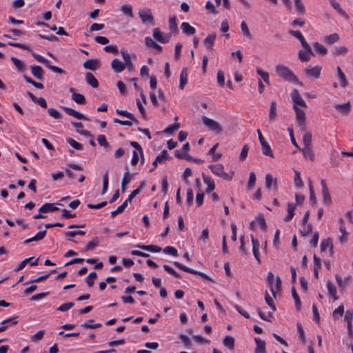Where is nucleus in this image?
I'll return each instance as SVG.
<instances>
[{"label":"nucleus","mask_w":353,"mask_h":353,"mask_svg":"<svg viewBox=\"0 0 353 353\" xmlns=\"http://www.w3.org/2000/svg\"><path fill=\"white\" fill-rule=\"evenodd\" d=\"M274 279V276L273 273L270 272L267 276V282H268V285H270V289L271 293L272 294L274 297H276V290H274V285H273Z\"/></svg>","instance_id":"43"},{"label":"nucleus","mask_w":353,"mask_h":353,"mask_svg":"<svg viewBox=\"0 0 353 353\" xmlns=\"http://www.w3.org/2000/svg\"><path fill=\"white\" fill-rule=\"evenodd\" d=\"M327 288L328 294L333 298V299L334 301L338 300L339 296L336 294V286L331 282L330 280H327Z\"/></svg>","instance_id":"27"},{"label":"nucleus","mask_w":353,"mask_h":353,"mask_svg":"<svg viewBox=\"0 0 353 353\" xmlns=\"http://www.w3.org/2000/svg\"><path fill=\"white\" fill-rule=\"evenodd\" d=\"M334 108L339 112L342 113L343 115L347 116L351 111V103L350 101L343 104L336 103L334 105Z\"/></svg>","instance_id":"12"},{"label":"nucleus","mask_w":353,"mask_h":353,"mask_svg":"<svg viewBox=\"0 0 353 353\" xmlns=\"http://www.w3.org/2000/svg\"><path fill=\"white\" fill-rule=\"evenodd\" d=\"M336 72L338 74L339 79L340 81V84L342 88H346L348 85V81L346 79V77L341 68L338 66L336 68Z\"/></svg>","instance_id":"28"},{"label":"nucleus","mask_w":353,"mask_h":353,"mask_svg":"<svg viewBox=\"0 0 353 353\" xmlns=\"http://www.w3.org/2000/svg\"><path fill=\"white\" fill-rule=\"evenodd\" d=\"M223 345L230 350L234 348V338L232 336H226L223 341Z\"/></svg>","instance_id":"41"},{"label":"nucleus","mask_w":353,"mask_h":353,"mask_svg":"<svg viewBox=\"0 0 353 353\" xmlns=\"http://www.w3.org/2000/svg\"><path fill=\"white\" fill-rule=\"evenodd\" d=\"M321 185L322 188L323 201L324 204L329 205L332 203V199L325 179L321 180Z\"/></svg>","instance_id":"8"},{"label":"nucleus","mask_w":353,"mask_h":353,"mask_svg":"<svg viewBox=\"0 0 353 353\" xmlns=\"http://www.w3.org/2000/svg\"><path fill=\"white\" fill-rule=\"evenodd\" d=\"M292 296L294 300L295 307H296V310H299L301 308V302L300 297L299 296L294 287H293L292 288Z\"/></svg>","instance_id":"46"},{"label":"nucleus","mask_w":353,"mask_h":353,"mask_svg":"<svg viewBox=\"0 0 353 353\" xmlns=\"http://www.w3.org/2000/svg\"><path fill=\"white\" fill-rule=\"evenodd\" d=\"M188 82L187 68H183L180 74L179 88L183 90Z\"/></svg>","instance_id":"36"},{"label":"nucleus","mask_w":353,"mask_h":353,"mask_svg":"<svg viewBox=\"0 0 353 353\" xmlns=\"http://www.w3.org/2000/svg\"><path fill=\"white\" fill-rule=\"evenodd\" d=\"M274 185V188L275 190H277L278 185L276 179H274L273 176L270 174H267L265 176V186L268 189H270L272 185Z\"/></svg>","instance_id":"31"},{"label":"nucleus","mask_w":353,"mask_h":353,"mask_svg":"<svg viewBox=\"0 0 353 353\" xmlns=\"http://www.w3.org/2000/svg\"><path fill=\"white\" fill-rule=\"evenodd\" d=\"M330 3L332 8L336 10L341 16L345 17V19H348L349 16L341 8L339 3L336 2L335 0H330Z\"/></svg>","instance_id":"32"},{"label":"nucleus","mask_w":353,"mask_h":353,"mask_svg":"<svg viewBox=\"0 0 353 353\" xmlns=\"http://www.w3.org/2000/svg\"><path fill=\"white\" fill-rule=\"evenodd\" d=\"M321 71V67L319 65H316L312 68H307L305 69V74L308 77H312L315 79H318L320 77Z\"/></svg>","instance_id":"13"},{"label":"nucleus","mask_w":353,"mask_h":353,"mask_svg":"<svg viewBox=\"0 0 353 353\" xmlns=\"http://www.w3.org/2000/svg\"><path fill=\"white\" fill-rule=\"evenodd\" d=\"M99 245V238L97 236H95L93 238V239L88 242L86 245L85 246L83 251L87 252L89 250H94L96 247H97Z\"/></svg>","instance_id":"37"},{"label":"nucleus","mask_w":353,"mask_h":353,"mask_svg":"<svg viewBox=\"0 0 353 353\" xmlns=\"http://www.w3.org/2000/svg\"><path fill=\"white\" fill-rule=\"evenodd\" d=\"M111 66L115 72H121L125 69V65L118 59H114L112 61Z\"/></svg>","instance_id":"22"},{"label":"nucleus","mask_w":353,"mask_h":353,"mask_svg":"<svg viewBox=\"0 0 353 353\" xmlns=\"http://www.w3.org/2000/svg\"><path fill=\"white\" fill-rule=\"evenodd\" d=\"M153 37L161 43H168L170 38L171 34H165L161 32L159 28H156L153 30Z\"/></svg>","instance_id":"7"},{"label":"nucleus","mask_w":353,"mask_h":353,"mask_svg":"<svg viewBox=\"0 0 353 353\" xmlns=\"http://www.w3.org/2000/svg\"><path fill=\"white\" fill-rule=\"evenodd\" d=\"M251 237H252L253 254H254L255 259H256V261H258V263H260L261 261H260V258H259V248H260L259 242L257 239H254L252 235L251 236Z\"/></svg>","instance_id":"17"},{"label":"nucleus","mask_w":353,"mask_h":353,"mask_svg":"<svg viewBox=\"0 0 353 353\" xmlns=\"http://www.w3.org/2000/svg\"><path fill=\"white\" fill-rule=\"evenodd\" d=\"M261 145L262 147V152L264 155L274 157L272 150L266 140L264 142L261 143Z\"/></svg>","instance_id":"39"},{"label":"nucleus","mask_w":353,"mask_h":353,"mask_svg":"<svg viewBox=\"0 0 353 353\" xmlns=\"http://www.w3.org/2000/svg\"><path fill=\"white\" fill-rule=\"evenodd\" d=\"M256 221H257L258 224L260 225L263 230L265 231L267 230L266 221L263 214H259L256 217Z\"/></svg>","instance_id":"51"},{"label":"nucleus","mask_w":353,"mask_h":353,"mask_svg":"<svg viewBox=\"0 0 353 353\" xmlns=\"http://www.w3.org/2000/svg\"><path fill=\"white\" fill-rule=\"evenodd\" d=\"M138 14L143 24H150L152 26L154 25L155 20L150 9H139Z\"/></svg>","instance_id":"4"},{"label":"nucleus","mask_w":353,"mask_h":353,"mask_svg":"<svg viewBox=\"0 0 353 353\" xmlns=\"http://www.w3.org/2000/svg\"><path fill=\"white\" fill-rule=\"evenodd\" d=\"M97 276V274L95 272H91L87 279H86V283L89 287H92L94 285V279Z\"/></svg>","instance_id":"62"},{"label":"nucleus","mask_w":353,"mask_h":353,"mask_svg":"<svg viewBox=\"0 0 353 353\" xmlns=\"http://www.w3.org/2000/svg\"><path fill=\"white\" fill-rule=\"evenodd\" d=\"M311 54H314L311 48L310 51L305 49L304 50H301L298 54L299 59L303 62L308 61L310 59Z\"/></svg>","instance_id":"26"},{"label":"nucleus","mask_w":353,"mask_h":353,"mask_svg":"<svg viewBox=\"0 0 353 353\" xmlns=\"http://www.w3.org/2000/svg\"><path fill=\"white\" fill-rule=\"evenodd\" d=\"M312 139V133L310 132H305L303 134V137L304 146H311Z\"/></svg>","instance_id":"58"},{"label":"nucleus","mask_w":353,"mask_h":353,"mask_svg":"<svg viewBox=\"0 0 353 353\" xmlns=\"http://www.w3.org/2000/svg\"><path fill=\"white\" fill-rule=\"evenodd\" d=\"M10 59L19 72H23L26 70V65L22 61L14 57H12Z\"/></svg>","instance_id":"42"},{"label":"nucleus","mask_w":353,"mask_h":353,"mask_svg":"<svg viewBox=\"0 0 353 353\" xmlns=\"http://www.w3.org/2000/svg\"><path fill=\"white\" fill-rule=\"evenodd\" d=\"M294 3L296 10L301 14H305V8L304 5L301 2V0H294Z\"/></svg>","instance_id":"61"},{"label":"nucleus","mask_w":353,"mask_h":353,"mask_svg":"<svg viewBox=\"0 0 353 353\" xmlns=\"http://www.w3.org/2000/svg\"><path fill=\"white\" fill-rule=\"evenodd\" d=\"M121 10L123 14L127 15L130 17H133L132 7L130 5L124 4L121 6Z\"/></svg>","instance_id":"48"},{"label":"nucleus","mask_w":353,"mask_h":353,"mask_svg":"<svg viewBox=\"0 0 353 353\" xmlns=\"http://www.w3.org/2000/svg\"><path fill=\"white\" fill-rule=\"evenodd\" d=\"M99 65L100 63L98 59H88L85 61L83 64L84 68L92 71L98 69L99 68Z\"/></svg>","instance_id":"15"},{"label":"nucleus","mask_w":353,"mask_h":353,"mask_svg":"<svg viewBox=\"0 0 353 353\" xmlns=\"http://www.w3.org/2000/svg\"><path fill=\"white\" fill-rule=\"evenodd\" d=\"M137 248H140L141 250L152 252H159L161 250V248L154 245H137Z\"/></svg>","instance_id":"35"},{"label":"nucleus","mask_w":353,"mask_h":353,"mask_svg":"<svg viewBox=\"0 0 353 353\" xmlns=\"http://www.w3.org/2000/svg\"><path fill=\"white\" fill-rule=\"evenodd\" d=\"M316 52L321 55H325L327 53V50L323 45L318 42L313 43Z\"/></svg>","instance_id":"47"},{"label":"nucleus","mask_w":353,"mask_h":353,"mask_svg":"<svg viewBox=\"0 0 353 353\" xmlns=\"http://www.w3.org/2000/svg\"><path fill=\"white\" fill-rule=\"evenodd\" d=\"M174 265L175 266H176L177 268H179V269H181V270L183 271H185L186 272H188V273H191V274H196V275H199L201 277L205 279H207L208 281H210L213 283H214V280L212 279L211 277L208 276L206 274L203 273V272H199V271H196L194 269H192L190 268H188L184 265H183L182 263L178 262V261H174Z\"/></svg>","instance_id":"6"},{"label":"nucleus","mask_w":353,"mask_h":353,"mask_svg":"<svg viewBox=\"0 0 353 353\" xmlns=\"http://www.w3.org/2000/svg\"><path fill=\"white\" fill-rule=\"evenodd\" d=\"M289 34L292 36L296 37L297 39L299 40L300 43H301L302 46L304 48V49L310 50V46L307 43V42L305 40V38L303 37V34L299 30H290L288 31Z\"/></svg>","instance_id":"10"},{"label":"nucleus","mask_w":353,"mask_h":353,"mask_svg":"<svg viewBox=\"0 0 353 353\" xmlns=\"http://www.w3.org/2000/svg\"><path fill=\"white\" fill-rule=\"evenodd\" d=\"M203 180L205 184L207 185V188L205 190V192L207 193H210L212 192L215 188V183L214 181L209 176H205L203 173L202 174Z\"/></svg>","instance_id":"19"},{"label":"nucleus","mask_w":353,"mask_h":353,"mask_svg":"<svg viewBox=\"0 0 353 353\" xmlns=\"http://www.w3.org/2000/svg\"><path fill=\"white\" fill-rule=\"evenodd\" d=\"M329 248L330 252L332 254L333 252V245H332V239L330 238L323 240L321 243V252H325L327 248Z\"/></svg>","instance_id":"30"},{"label":"nucleus","mask_w":353,"mask_h":353,"mask_svg":"<svg viewBox=\"0 0 353 353\" xmlns=\"http://www.w3.org/2000/svg\"><path fill=\"white\" fill-rule=\"evenodd\" d=\"M121 53L124 61L123 64L125 65V68H127L130 72L134 71V65L131 61V56L128 51L125 49H121Z\"/></svg>","instance_id":"9"},{"label":"nucleus","mask_w":353,"mask_h":353,"mask_svg":"<svg viewBox=\"0 0 353 353\" xmlns=\"http://www.w3.org/2000/svg\"><path fill=\"white\" fill-rule=\"evenodd\" d=\"M181 28L183 32L188 36L193 35L196 32L195 28L191 26L188 22H183L181 25Z\"/></svg>","instance_id":"21"},{"label":"nucleus","mask_w":353,"mask_h":353,"mask_svg":"<svg viewBox=\"0 0 353 353\" xmlns=\"http://www.w3.org/2000/svg\"><path fill=\"white\" fill-rule=\"evenodd\" d=\"M256 347L255 353H265V343L264 341L261 340L259 338L254 339Z\"/></svg>","instance_id":"29"},{"label":"nucleus","mask_w":353,"mask_h":353,"mask_svg":"<svg viewBox=\"0 0 353 353\" xmlns=\"http://www.w3.org/2000/svg\"><path fill=\"white\" fill-rule=\"evenodd\" d=\"M108 188V172L107 171L103 176V188L101 194H105Z\"/></svg>","instance_id":"57"},{"label":"nucleus","mask_w":353,"mask_h":353,"mask_svg":"<svg viewBox=\"0 0 353 353\" xmlns=\"http://www.w3.org/2000/svg\"><path fill=\"white\" fill-rule=\"evenodd\" d=\"M74 305L73 302H68L61 305L57 310L60 312H66Z\"/></svg>","instance_id":"63"},{"label":"nucleus","mask_w":353,"mask_h":353,"mask_svg":"<svg viewBox=\"0 0 353 353\" xmlns=\"http://www.w3.org/2000/svg\"><path fill=\"white\" fill-rule=\"evenodd\" d=\"M241 30H242L243 34L245 37H248L249 39L252 38V34L249 30V28L245 21L241 22Z\"/></svg>","instance_id":"60"},{"label":"nucleus","mask_w":353,"mask_h":353,"mask_svg":"<svg viewBox=\"0 0 353 353\" xmlns=\"http://www.w3.org/2000/svg\"><path fill=\"white\" fill-rule=\"evenodd\" d=\"M215 39L216 34H210L204 39L203 43L208 49L210 50L212 48Z\"/></svg>","instance_id":"33"},{"label":"nucleus","mask_w":353,"mask_h":353,"mask_svg":"<svg viewBox=\"0 0 353 353\" xmlns=\"http://www.w3.org/2000/svg\"><path fill=\"white\" fill-rule=\"evenodd\" d=\"M145 186V182L143 181L141 184H140V186L134 190L128 196V199L125 200V201H127V203H131L132 199L137 195L139 194L141 190L144 188Z\"/></svg>","instance_id":"40"},{"label":"nucleus","mask_w":353,"mask_h":353,"mask_svg":"<svg viewBox=\"0 0 353 353\" xmlns=\"http://www.w3.org/2000/svg\"><path fill=\"white\" fill-rule=\"evenodd\" d=\"M99 144L105 148H110L109 143L107 141L105 136L100 134L97 138Z\"/></svg>","instance_id":"53"},{"label":"nucleus","mask_w":353,"mask_h":353,"mask_svg":"<svg viewBox=\"0 0 353 353\" xmlns=\"http://www.w3.org/2000/svg\"><path fill=\"white\" fill-rule=\"evenodd\" d=\"M343 312L344 306L341 304L333 311L332 316L335 319H338L343 316Z\"/></svg>","instance_id":"52"},{"label":"nucleus","mask_w":353,"mask_h":353,"mask_svg":"<svg viewBox=\"0 0 353 353\" xmlns=\"http://www.w3.org/2000/svg\"><path fill=\"white\" fill-rule=\"evenodd\" d=\"M59 210V209L58 208L54 206V203H46L39 209V212L43 213H48L50 212L57 211Z\"/></svg>","instance_id":"24"},{"label":"nucleus","mask_w":353,"mask_h":353,"mask_svg":"<svg viewBox=\"0 0 353 353\" xmlns=\"http://www.w3.org/2000/svg\"><path fill=\"white\" fill-rule=\"evenodd\" d=\"M134 174H131L128 172L124 173L123 177L121 181V192L124 193L125 191V186L130 183V181L133 178Z\"/></svg>","instance_id":"23"},{"label":"nucleus","mask_w":353,"mask_h":353,"mask_svg":"<svg viewBox=\"0 0 353 353\" xmlns=\"http://www.w3.org/2000/svg\"><path fill=\"white\" fill-rule=\"evenodd\" d=\"M48 112L49 114L55 119H60L61 118V113L55 108H49Z\"/></svg>","instance_id":"64"},{"label":"nucleus","mask_w":353,"mask_h":353,"mask_svg":"<svg viewBox=\"0 0 353 353\" xmlns=\"http://www.w3.org/2000/svg\"><path fill=\"white\" fill-rule=\"evenodd\" d=\"M32 75L39 80L43 79V70L39 65H33L30 66Z\"/></svg>","instance_id":"16"},{"label":"nucleus","mask_w":353,"mask_h":353,"mask_svg":"<svg viewBox=\"0 0 353 353\" xmlns=\"http://www.w3.org/2000/svg\"><path fill=\"white\" fill-rule=\"evenodd\" d=\"M300 175L299 172L295 171L294 184L295 186L299 188H302L304 185Z\"/></svg>","instance_id":"59"},{"label":"nucleus","mask_w":353,"mask_h":353,"mask_svg":"<svg viewBox=\"0 0 353 353\" xmlns=\"http://www.w3.org/2000/svg\"><path fill=\"white\" fill-rule=\"evenodd\" d=\"M276 117H277L276 103L275 101H272L271 103H270V111H269V114H268L269 121L270 123L275 121Z\"/></svg>","instance_id":"20"},{"label":"nucleus","mask_w":353,"mask_h":353,"mask_svg":"<svg viewBox=\"0 0 353 353\" xmlns=\"http://www.w3.org/2000/svg\"><path fill=\"white\" fill-rule=\"evenodd\" d=\"M296 208V205L294 203H288V214L284 218V221L285 222L290 221L294 215V210Z\"/></svg>","instance_id":"38"},{"label":"nucleus","mask_w":353,"mask_h":353,"mask_svg":"<svg viewBox=\"0 0 353 353\" xmlns=\"http://www.w3.org/2000/svg\"><path fill=\"white\" fill-rule=\"evenodd\" d=\"M157 159L159 163H163L167 159H171V157L168 156L167 150H164L157 157Z\"/></svg>","instance_id":"55"},{"label":"nucleus","mask_w":353,"mask_h":353,"mask_svg":"<svg viewBox=\"0 0 353 353\" xmlns=\"http://www.w3.org/2000/svg\"><path fill=\"white\" fill-rule=\"evenodd\" d=\"M208 168L215 175L226 181H231L232 176L224 171V167L222 164L210 165Z\"/></svg>","instance_id":"5"},{"label":"nucleus","mask_w":353,"mask_h":353,"mask_svg":"<svg viewBox=\"0 0 353 353\" xmlns=\"http://www.w3.org/2000/svg\"><path fill=\"white\" fill-rule=\"evenodd\" d=\"M179 128H180V124L178 123H176L172 124V125L168 126V128H166L163 130V132L165 134H171L174 133L175 131H176Z\"/></svg>","instance_id":"54"},{"label":"nucleus","mask_w":353,"mask_h":353,"mask_svg":"<svg viewBox=\"0 0 353 353\" xmlns=\"http://www.w3.org/2000/svg\"><path fill=\"white\" fill-rule=\"evenodd\" d=\"M292 100L294 103V105H299L301 107H306V103L305 101L302 99L300 95L299 91L296 89H294L291 94Z\"/></svg>","instance_id":"11"},{"label":"nucleus","mask_w":353,"mask_h":353,"mask_svg":"<svg viewBox=\"0 0 353 353\" xmlns=\"http://www.w3.org/2000/svg\"><path fill=\"white\" fill-rule=\"evenodd\" d=\"M62 108L63 109V110L68 114H69L70 116H72V117H75L77 119H79V120H88V119L86 117H85L83 114H82L81 113H80V112L73 110L71 108L62 107Z\"/></svg>","instance_id":"14"},{"label":"nucleus","mask_w":353,"mask_h":353,"mask_svg":"<svg viewBox=\"0 0 353 353\" xmlns=\"http://www.w3.org/2000/svg\"><path fill=\"white\" fill-rule=\"evenodd\" d=\"M145 44L149 48L155 49L157 52L162 51V47L156 43L151 37H146L145 38Z\"/></svg>","instance_id":"18"},{"label":"nucleus","mask_w":353,"mask_h":353,"mask_svg":"<svg viewBox=\"0 0 353 353\" xmlns=\"http://www.w3.org/2000/svg\"><path fill=\"white\" fill-rule=\"evenodd\" d=\"M339 39V36L336 33L331 34L325 37L324 41L328 44H332Z\"/></svg>","instance_id":"50"},{"label":"nucleus","mask_w":353,"mask_h":353,"mask_svg":"<svg viewBox=\"0 0 353 353\" xmlns=\"http://www.w3.org/2000/svg\"><path fill=\"white\" fill-rule=\"evenodd\" d=\"M116 112L119 115L127 117L128 119H130L131 121H127V120L122 121L117 118H115L113 119V122L115 123H119L120 125H127V126H131L132 125V121L136 123H139V121L137 119V118L134 117V115L126 110L117 109V110H116Z\"/></svg>","instance_id":"2"},{"label":"nucleus","mask_w":353,"mask_h":353,"mask_svg":"<svg viewBox=\"0 0 353 353\" xmlns=\"http://www.w3.org/2000/svg\"><path fill=\"white\" fill-rule=\"evenodd\" d=\"M67 143L74 148V149L77 150H83V145L77 141H76L74 139L68 137L66 139Z\"/></svg>","instance_id":"49"},{"label":"nucleus","mask_w":353,"mask_h":353,"mask_svg":"<svg viewBox=\"0 0 353 353\" xmlns=\"http://www.w3.org/2000/svg\"><path fill=\"white\" fill-rule=\"evenodd\" d=\"M293 108L296 113V121L299 122V121H305V114L304 110L299 108L296 105H293Z\"/></svg>","instance_id":"34"},{"label":"nucleus","mask_w":353,"mask_h":353,"mask_svg":"<svg viewBox=\"0 0 353 353\" xmlns=\"http://www.w3.org/2000/svg\"><path fill=\"white\" fill-rule=\"evenodd\" d=\"M305 158L310 159L311 161H313L314 159V155L313 154L311 146H304L301 150Z\"/></svg>","instance_id":"44"},{"label":"nucleus","mask_w":353,"mask_h":353,"mask_svg":"<svg viewBox=\"0 0 353 353\" xmlns=\"http://www.w3.org/2000/svg\"><path fill=\"white\" fill-rule=\"evenodd\" d=\"M275 70L277 74L285 81L301 84L298 78L289 68L283 65H276Z\"/></svg>","instance_id":"1"},{"label":"nucleus","mask_w":353,"mask_h":353,"mask_svg":"<svg viewBox=\"0 0 353 353\" xmlns=\"http://www.w3.org/2000/svg\"><path fill=\"white\" fill-rule=\"evenodd\" d=\"M203 123L211 131L216 134H221L223 131L222 127L217 121L208 118L206 116L202 117Z\"/></svg>","instance_id":"3"},{"label":"nucleus","mask_w":353,"mask_h":353,"mask_svg":"<svg viewBox=\"0 0 353 353\" xmlns=\"http://www.w3.org/2000/svg\"><path fill=\"white\" fill-rule=\"evenodd\" d=\"M72 99L78 104H84L86 102L85 97L79 93L74 92L72 94Z\"/></svg>","instance_id":"45"},{"label":"nucleus","mask_w":353,"mask_h":353,"mask_svg":"<svg viewBox=\"0 0 353 353\" xmlns=\"http://www.w3.org/2000/svg\"><path fill=\"white\" fill-rule=\"evenodd\" d=\"M169 28H170V30L172 32H176V33L179 32V30H178V27H177V24H176V18L175 17L170 18V19H169Z\"/></svg>","instance_id":"56"},{"label":"nucleus","mask_w":353,"mask_h":353,"mask_svg":"<svg viewBox=\"0 0 353 353\" xmlns=\"http://www.w3.org/2000/svg\"><path fill=\"white\" fill-rule=\"evenodd\" d=\"M85 81L87 83L92 86L93 88H97L99 87V82L97 79L91 72H87L85 74Z\"/></svg>","instance_id":"25"}]
</instances>
